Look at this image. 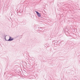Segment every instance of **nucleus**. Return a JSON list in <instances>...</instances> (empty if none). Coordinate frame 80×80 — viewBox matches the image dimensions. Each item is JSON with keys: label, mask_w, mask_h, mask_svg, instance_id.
Returning a JSON list of instances; mask_svg holds the SVG:
<instances>
[{"label": "nucleus", "mask_w": 80, "mask_h": 80, "mask_svg": "<svg viewBox=\"0 0 80 80\" xmlns=\"http://www.w3.org/2000/svg\"><path fill=\"white\" fill-rule=\"evenodd\" d=\"M13 40V38H12V37L10 36L9 39H8V41H12V40Z\"/></svg>", "instance_id": "nucleus-1"}, {"label": "nucleus", "mask_w": 80, "mask_h": 80, "mask_svg": "<svg viewBox=\"0 0 80 80\" xmlns=\"http://www.w3.org/2000/svg\"><path fill=\"white\" fill-rule=\"evenodd\" d=\"M35 12L37 14V15H38V17H41L40 13L38 12V11H35Z\"/></svg>", "instance_id": "nucleus-2"}, {"label": "nucleus", "mask_w": 80, "mask_h": 80, "mask_svg": "<svg viewBox=\"0 0 80 80\" xmlns=\"http://www.w3.org/2000/svg\"><path fill=\"white\" fill-rule=\"evenodd\" d=\"M5 40H6V41H8V40H7L6 39V36L5 37Z\"/></svg>", "instance_id": "nucleus-3"}, {"label": "nucleus", "mask_w": 80, "mask_h": 80, "mask_svg": "<svg viewBox=\"0 0 80 80\" xmlns=\"http://www.w3.org/2000/svg\"><path fill=\"white\" fill-rule=\"evenodd\" d=\"M14 38V40L16 39V38H15V37L14 38Z\"/></svg>", "instance_id": "nucleus-4"}, {"label": "nucleus", "mask_w": 80, "mask_h": 80, "mask_svg": "<svg viewBox=\"0 0 80 80\" xmlns=\"http://www.w3.org/2000/svg\"><path fill=\"white\" fill-rule=\"evenodd\" d=\"M17 37V38H18L19 37V36H16Z\"/></svg>", "instance_id": "nucleus-5"}, {"label": "nucleus", "mask_w": 80, "mask_h": 80, "mask_svg": "<svg viewBox=\"0 0 80 80\" xmlns=\"http://www.w3.org/2000/svg\"><path fill=\"white\" fill-rule=\"evenodd\" d=\"M15 38H17V36L15 37Z\"/></svg>", "instance_id": "nucleus-6"}, {"label": "nucleus", "mask_w": 80, "mask_h": 80, "mask_svg": "<svg viewBox=\"0 0 80 80\" xmlns=\"http://www.w3.org/2000/svg\"><path fill=\"white\" fill-rule=\"evenodd\" d=\"M55 42V41H52V42L53 43V42Z\"/></svg>", "instance_id": "nucleus-7"}, {"label": "nucleus", "mask_w": 80, "mask_h": 80, "mask_svg": "<svg viewBox=\"0 0 80 80\" xmlns=\"http://www.w3.org/2000/svg\"><path fill=\"white\" fill-rule=\"evenodd\" d=\"M22 37H20V38H22Z\"/></svg>", "instance_id": "nucleus-8"}, {"label": "nucleus", "mask_w": 80, "mask_h": 80, "mask_svg": "<svg viewBox=\"0 0 80 80\" xmlns=\"http://www.w3.org/2000/svg\"><path fill=\"white\" fill-rule=\"evenodd\" d=\"M56 42L57 43V42H58V41H57V42Z\"/></svg>", "instance_id": "nucleus-9"}, {"label": "nucleus", "mask_w": 80, "mask_h": 80, "mask_svg": "<svg viewBox=\"0 0 80 80\" xmlns=\"http://www.w3.org/2000/svg\"><path fill=\"white\" fill-rule=\"evenodd\" d=\"M21 12H20V13H21Z\"/></svg>", "instance_id": "nucleus-10"}]
</instances>
